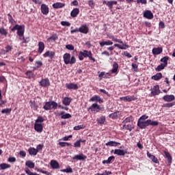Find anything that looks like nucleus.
I'll use <instances>...</instances> for the list:
<instances>
[{"instance_id":"nucleus-33","label":"nucleus","mask_w":175,"mask_h":175,"mask_svg":"<svg viewBox=\"0 0 175 175\" xmlns=\"http://www.w3.org/2000/svg\"><path fill=\"white\" fill-rule=\"evenodd\" d=\"M120 116V111H116L111 114L109 115V118H111V120H117L118 118V116Z\"/></svg>"},{"instance_id":"nucleus-40","label":"nucleus","mask_w":175,"mask_h":175,"mask_svg":"<svg viewBox=\"0 0 175 175\" xmlns=\"http://www.w3.org/2000/svg\"><path fill=\"white\" fill-rule=\"evenodd\" d=\"M111 73H117L118 72V64L116 62H113V68L111 70Z\"/></svg>"},{"instance_id":"nucleus-2","label":"nucleus","mask_w":175,"mask_h":175,"mask_svg":"<svg viewBox=\"0 0 175 175\" xmlns=\"http://www.w3.org/2000/svg\"><path fill=\"white\" fill-rule=\"evenodd\" d=\"M11 31L12 32H14L15 31H17L16 33L18 36L20 37V40H21V38L24 36V32H25V26L24 25H15L14 27H13L11 29Z\"/></svg>"},{"instance_id":"nucleus-10","label":"nucleus","mask_w":175,"mask_h":175,"mask_svg":"<svg viewBox=\"0 0 175 175\" xmlns=\"http://www.w3.org/2000/svg\"><path fill=\"white\" fill-rule=\"evenodd\" d=\"M72 159L74 161H85V159H87V156L84 155L83 153H81L80 154L75 155L72 157Z\"/></svg>"},{"instance_id":"nucleus-25","label":"nucleus","mask_w":175,"mask_h":175,"mask_svg":"<svg viewBox=\"0 0 175 175\" xmlns=\"http://www.w3.org/2000/svg\"><path fill=\"white\" fill-rule=\"evenodd\" d=\"M59 116H61L62 120H68L69 118H72V115H70V113H65V111L60 112Z\"/></svg>"},{"instance_id":"nucleus-41","label":"nucleus","mask_w":175,"mask_h":175,"mask_svg":"<svg viewBox=\"0 0 175 175\" xmlns=\"http://www.w3.org/2000/svg\"><path fill=\"white\" fill-rule=\"evenodd\" d=\"M113 5H117V1H109L107 3V6L109 8V10L113 9Z\"/></svg>"},{"instance_id":"nucleus-64","label":"nucleus","mask_w":175,"mask_h":175,"mask_svg":"<svg viewBox=\"0 0 175 175\" xmlns=\"http://www.w3.org/2000/svg\"><path fill=\"white\" fill-rule=\"evenodd\" d=\"M36 150L38 151V152L39 151H42V150H43V144L38 145Z\"/></svg>"},{"instance_id":"nucleus-21","label":"nucleus","mask_w":175,"mask_h":175,"mask_svg":"<svg viewBox=\"0 0 175 175\" xmlns=\"http://www.w3.org/2000/svg\"><path fill=\"white\" fill-rule=\"evenodd\" d=\"M163 100H165V102H173V100H175V96L173 94L171 95H165L163 97Z\"/></svg>"},{"instance_id":"nucleus-8","label":"nucleus","mask_w":175,"mask_h":175,"mask_svg":"<svg viewBox=\"0 0 175 175\" xmlns=\"http://www.w3.org/2000/svg\"><path fill=\"white\" fill-rule=\"evenodd\" d=\"M79 32H81V33H84L85 35H87V33L90 32V28L88 27V26H87L86 24H83L79 28Z\"/></svg>"},{"instance_id":"nucleus-45","label":"nucleus","mask_w":175,"mask_h":175,"mask_svg":"<svg viewBox=\"0 0 175 175\" xmlns=\"http://www.w3.org/2000/svg\"><path fill=\"white\" fill-rule=\"evenodd\" d=\"M36 64L38 66L36 67H33L34 70H36V69H39V68H42V66H43V62L42 61H37L36 62Z\"/></svg>"},{"instance_id":"nucleus-9","label":"nucleus","mask_w":175,"mask_h":175,"mask_svg":"<svg viewBox=\"0 0 175 175\" xmlns=\"http://www.w3.org/2000/svg\"><path fill=\"white\" fill-rule=\"evenodd\" d=\"M160 92L161 90L159 89V85H156L151 88V94L153 95V96L159 95Z\"/></svg>"},{"instance_id":"nucleus-18","label":"nucleus","mask_w":175,"mask_h":175,"mask_svg":"<svg viewBox=\"0 0 175 175\" xmlns=\"http://www.w3.org/2000/svg\"><path fill=\"white\" fill-rule=\"evenodd\" d=\"M43 57L44 58H47L49 57L51 59H53L54 57H55V52L51 51H47L45 53H44Z\"/></svg>"},{"instance_id":"nucleus-13","label":"nucleus","mask_w":175,"mask_h":175,"mask_svg":"<svg viewBox=\"0 0 175 175\" xmlns=\"http://www.w3.org/2000/svg\"><path fill=\"white\" fill-rule=\"evenodd\" d=\"M144 17L148 18V20H152L154 18V14H152L151 10H147L144 12Z\"/></svg>"},{"instance_id":"nucleus-56","label":"nucleus","mask_w":175,"mask_h":175,"mask_svg":"<svg viewBox=\"0 0 175 175\" xmlns=\"http://www.w3.org/2000/svg\"><path fill=\"white\" fill-rule=\"evenodd\" d=\"M88 5L92 9H94L95 8V2H94V0H90L88 1Z\"/></svg>"},{"instance_id":"nucleus-29","label":"nucleus","mask_w":175,"mask_h":175,"mask_svg":"<svg viewBox=\"0 0 175 175\" xmlns=\"http://www.w3.org/2000/svg\"><path fill=\"white\" fill-rule=\"evenodd\" d=\"M147 124H146V127L148 126L149 125H151L152 126H158L159 125V122L158 121H152L150 119L147 120Z\"/></svg>"},{"instance_id":"nucleus-26","label":"nucleus","mask_w":175,"mask_h":175,"mask_svg":"<svg viewBox=\"0 0 175 175\" xmlns=\"http://www.w3.org/2000/svg\"><path fill=\"white\" fill-rule=\"evenodd\" d=\"M162 51H163V49H162V47H158V48H153L152 53L153 55H159V54H161Z\"/></svg>"},{"instance_id":"nucleus-59","label":"nucleus","mask_w":175,"mask_h":175,"mask_svg":"<svg viewBox=\"0 0 175 175\" xmlns=\"http://www.w3.org/2000/svg\"><path fill=\"white\" fill-rule=\"evenodd\" d=\"M83 128H84V125L83 124L75 126L74 127V131H80V129H83Z\"/></svg>"},{"instance_id":"nucleus-38","label":"nucleus","mask_w":175,"mask_h":175,"mask_svg":"<svg viewBox=\"0 0 175 175\" xmlns=\"http://www.w3.org/2000/svg\"><path fill=\"white\" fill-rule=\"evenodd\" d=\"M162 73L158 72L155 75L152 77V80H155V81H158V80H161L162 79Z\"/></svg>"},{"instance_id":"nucleus-42","label":"nucleus","mask_w":175,"mask_h":175,"mask_svg":"<svg viewBox=\"0 0 175 175\" xmlns=\"http://www.w3.org/2000/svg\"><path fill=\"white\" fill-rule=\"evenodd\" d=\"M164 154L165 156L166 157V158L167 159V161H168V163H172V156L170 155V153L166 150H165L164 152Z\"/></svg>"},{"instance_id":"nucleus-12","label":"nucleus","mask_w":175,"mask_h":175,"mask_svg":"<svg viewBox=\"0 0 175 175\" xmlns=\"http://www.w3.org/2000/svg\"><path fill=\"white\" fill-rule=\"evenodd\" d=\"M90 102H97L100 104L103 103V98L98 95H94L90 99Z\"/></svg>"},{"instance_id":"nucleus-1","label":"nucleus","mask_w":175,"mask_h":175,"mask_svg":"<svg viewBox=\"0 0 175 175\" xmlns=\"http://www.w3.org/2000/svg\"><path fill=\"white\" fill-rule=\"evenodd\" d=\"M108 38L109 39H111V40H113V42H116L117 43H120V44H115L114 46L115 47H118V49H120V50H126V49H129V47H131L129 45L126 44H124V42L120 39H118L114 37V36L113 35H107Z\"/></svg>"},{"instance_id":"nucleus-54","label":"nucleus","mask_w":175,"mask_h":175,"mask_svg":"<svg viewBox=\"0 0 175 175\" xmlns=\"http://www.w3.org/2000/svg\"><path fill=\"white\" fill-rule=\"evenodd\" d=\"M74 147H75L76 148H80L81 147V139L77 141L74 144Z\"/></svg>"},{"instance_id":"nucleus-20","label":"nucleus","mask_w":175,"mask_h":175,"mask_svg":"<svg viewBox=\"0 0 175 175\" xmlns=\"http://www.w3.org/2000/svg\"><path fill=\"white\" fill-rule=\"evenodd\" d=\"M147 157L151 159L152 162L154 163H159V161H158V158L155 157L154 154H151L150 152H147Z\"/></svg>"},{"instance_id":"nucleus-53","label":"nucleus","mask_w":175,"mask_h":175,"mask_svg":"<svg viewBox=\"0 0 175 175\" xmlns=\"http://www.w3.org/2000/svg\"><path fill=\"white\" fill-rule=\"evenodd\" d=\"M47 40H48V41L53 40V42H55V40H58V36H57L56 34L53 35L52 36L49 37V38L47 39Z\"/></svg>"},{"instance_id":"nucleus-22","label":"nucleus","mask_w":175,"mask_h":175,"mask_svg":"<svg viewBox=\"0 0 175 175\" xmlns=\"http://www.w3.org/2000/svg\"><path fill=\"white\" fill-rule=\"evenodd\" d=\"M105 146L109 147H118V146H121V143L117 142L116 141H110L106 143Z\"/></svg>"},{"instance_id":"nucleus-51","label":"nucleus","mask_w":175,"mask_h":175,"mask_svg":"<svg viewBox=\"0 0 175 175\" xmlns=\"http://www.w3.org/2000/svg\"><path fill=\"white\" fill-rule=\"evenodd\" d=\"M25 173L27 174V175H40L39 174H37L36 172H31L30 170H29V168H25Z\"/></svg>"},{"instance_id":"nucleus-37","label":"nucleus","mask_w":175,"mask_h":175,"mask_svg":"<svg viewBox=\"0 0 175 175\" xmlns=\"http://www.w3.org/2000/svg\"><path fill=\"white\" fill-rule=\"evenodd\" d=\"M113 42L111 40L103 41L100 42V47H104V46H111Z\"/></svg>"},{"instance_id":"nucleus-50","label":"nucleus","mask_w":175,"mask_h":175,"mask_svg":"<svg viewBox=\"0 0 175 175\" xmlns=\"http://www.w3.org/2000/svg\"><path fill=\"white\" fill-rule=\"evenodd\" d=\"M166 68V66H164V64H161L156 68L157 72H161V70H163V69H165Z\"/></svg>"},{"instance_id":"nucleus-11","label":"nucleus","mask_w":175,"mask_h":175,"mask_svg":"<svg viewBox=\"0 0 175 175\" xmlns=\"http://www.w3.org/2000/svg\"><path fill=\"white\" fill-rule=\"evenodd\" d=\"M120 100H124L126 102H132V100H137V98L135 97V96H126L120 97Z\"/></svg>"},{"instance_id":"nucleus-30","label":"nucleus","mask_w":175,"mask_h":175,"mask_svg":"<svg viewBox=\"0 0 175 175\" xmlns=\"http://www.w3.org/2000/svg\"><path fill=\"white\" fill-rule=\"evenodd\" d=\"M79 13H80V10L79 8H74L70 12V16L75 18V17L79 16Z\"/></svg>"},{"instance_id":"nucleus-63","label":"nucleus","mask_w":175,"mask_h":175,"mask_svg":"<svg viewBox=\"0 0 175 175\" xmlns=\"http://www.w3.org/2000/svg\"><path fill=\"white\" fill-rule=\"evenodd\" d=\"M66 49H67L68 50L73 51V50H75V46H73L72 44H67L66 46Z\"/></svg>"},{"instance_id":"nucleus-62","label":"nucleus","mask_w":175,"mask_h":175,"mask_svg":"<svg viewBox=\"0 0 175 175\" xmlns=\"http://www.w3.org/2000/svg\"><path fill=\"white\" fill-rule=\"evenodd\" d=\"M19 155L22 158H25L27 157V152H25V151H24V150H21L19 152Z\"/></svg>"},{"instance_id":"nucleus-34","label":"nucleus","mask_w":175,"mask_h":175,"mask_svg":"<svg viewBox=\"0 0 175 175\" xmlns=\"http://www.w3.org/2000/svg\"><path fill=\"white\" fill-rule=\"evenodd\" d=\"M25 76H26V79H35L36 75L33 74V72H32L31 70H27L25 73Z\"/></svg>"},{"instance_id":"nucleus-49","label":"nucleus","mask_w":175,"mask_h":175,"mask_svg":"<svg viewBox=\"0 0 175 175\" xmlns=\"http://www.w3.org/2000/svg\"><path fill=\"white\" fill-rule=\"evenodd\" d=\"M8 21L10 24H16V21L13 18V16H12V14H8Z\"/></svg>"},{"instance_id":"nucleus-57","label":"nucleus","mask_w":175,"mask_h":175,"mask_svg":"<svg viewBox=\"0 0 175 175\" xmlns=\"http://www.w3.org/2000/svg\"><path fill=\"white\" fill-rule=\"evenodd\" d=\"M61 25H62L63 27H70V23H69L68 21H62Z\"/></svg>"},{"instance_id":"nucleus-46","label":"nucleus","mask_w":175,"mask_h":175,"mask_svg":"<svg viewBox=\"0 0 175 175\" xmlns=\"http://www.w3.org/2000/svg\"><path fill=\"white\" fill-rule=\"evenodd\" d=\"M2 114H10L12 113V108H6L1 110Z\"/></svg>"},{"instance_id":"nucleus-47","label":"nucleus","mask_w":175,"mask_h":175,"mask_svg":"<svg viewBox=\"0 0 175 175\" xmlns=\"http://www.w3.org/2000/svg\"><path fill=\"white\" fill-rule=\"evenodd\" d=\"M29 105L31 109H38V105H36V101L35 100H30Z\"/></svg>"},{"instance_id":"nucleus-60","label":"nucleus","mask_w":175,"mask_h":175,"mask_svg":"<svg viewBox=\"0 0 175 175\" xmlns=\"http://www.w3.org/2000/svg\"><path fill=\"white\" fill-rule=\"evenodd\" d=\"M175 106V102L164 104V107H173Z\"/></svg>"},{"instance_id":"nucleus-36","label":"nucleus","mask_w":175,"mask_h":175,"mask_svg":"<svg viewBox=\"0 0 175 175\" xmlns=\"http://www.w3.org/2000/svg\"><path fill=\"white\" fill-rule=\"evenodd\" d=\"M25 165L27 166L29 169H35V163L31 160H28L25 163Z\"/></svg>"},{"instance_id":"nucleus-61","label":"nucleus","mask_w":175,"mask_h":175,"mask_svg":"<svg viewBox=\"0 0 175 175\" xmlns=\"http://www.w3.org/2000/svg\"><path fill=\"white\" fill-rule=\"evenodd\" d=\"M132 68H133V69H134V72H139V68H138L137 64L133 63Z\"/></svg>"},{"instance_id":"nucleus-43","label":"nucleus","mask_w":175,"mask_h":175,"mask_svg":"<svg viewBox=\"0 0 175 175\" xmlns=\"http://www.w3.org/2000/svg\"><path fill=\"white\" fill-rule=\"evenodd\" d=\"M10 167H11V165L8 163H3L0 164V170H5V169H9Z\"/></svg>"},{"instance_id":"nucleus-55","label":"nucleus","mask_w":175,"mask_h":175,"mask_svg":"<svg viewBox=\"0 0 175 175\" xmlns=\"http://www.w3.org/2000/svg\"><path fill=\"white\" fill-rule=\"evenodd\" d=\"M123 127L125 128V129H126V131H129V132H131L132 131V129H133V127L131 124H127V125L124 124Z\"/></svg>"},{"instance_id":"nucleus-35","label":"nucleus","mask_w":175,"mask_h":175,"mask_svg":"<svg viewBox=\"0 0 175 175\" xmlns=\"http://www.w3.org/2000/svg\"><path fill=\"white\" fill-rule=\"evenodd\" d=\"M135 119L133 118V116L131 115L130 116L126 118L122 122V124H128V122H133Z\"/></svg>"},{"instance_id":"nucleus-16","label":"nucleus","mask_w":175,"mask_h":175,"mask_svg":"<svg viewBox=\"0 0 175 175\" xmlns=\"http://www.w3.org/2000/svg\"><path fill=\"white\" fill-rule=\"evenodd\" d=\"M34 129L36 132H38V133H42V132H43V124H42V123H35Z\"/></svg>"},{"instance_id":"nucleus-17","label":"nucleus","mask_w":175,"mask_h":175,"mask_svg":"<svg viewBox=\"0 0 175 175\" xmlns=\"http://www.w3.org/2000/svg\"><path fill=\"white\" fill-rule=\"evenodd\" d=\"M72 100H73V98L70 97H64L62 99V103L64 105V106H70V103H72Z\"/></svg>"},{"instance_id":"nucleus-48","label":"nucleus","mask_w":175,"mask_h":175,"mask_svg":"<svg viewBox=\"0 0 175 175\" xmlns=\"http://www.w3.org/2000/svg\"><path fill=\"white\" fill-rule=\"evenodd\" d=\"M44 122V118L42 116H38L35 122V124H42Z\"/></svg>"},{"instance_id":"nucleus-27","label":"nucleus","mask_w":175,"mask_h":175,"mask_svg":"<svg viewBox=\"0 0 175 175\" xmlns=\"http://www.w3.org/2000/svg\"><path fill=\"white\" fill-rule=\"evenodd\" d=\"M44 51V42L40 41V42H38V53L39 54H42Z\"/></svg>"},{"instance_id":"nucleus-4","label":"nucleus","mask_w":175,"mask_h":175,"mask_svg":"<svg viewBox=\"0 0 175 175\" xmlns=\"http://www.w3.org/2000/svg\"><path fill=\"white\" fill-rule=\"evenodd\" d=\"M63 59L66 65H69V64L70 65H73L74 64H76V57H70V54L68 53H66L63 55Z\"/></svg>"},{"instance_id":"nucleus-19","label":"nucleus","mask_w":175,"mask_h":175,"mask_svg":"<svg viewBox=\"0 0 175 175\" xmlns=\"http://www.w3.org/2000/svg\"><path fill=\"white\" fill-rule=\"evenodd\" d=\"M49 6L46 4H42L41 13H42V14H44L45 16H47V14H49Z\"/></svg>"},{"instance_id":"nucleus-24","label":"nucleus","mask_w":175,"mask_h":175,"mask_svg":"<svg viewBox=\"0 0 175 175\" xmlns=\"http://www.w3.org/2000/svg\"><path fill=\"white\" fill-rule=\"evenodd\" d=\"M66 4L64 3L57 2L53 4V9H62L65 8Z\"/></svg>"},{"instance_id":"nucleus-32","label":"nucleus","mask_w":175,"mask_h":175,"mask_svg":"<svg viewBox=\"0 0 175 175\" xmlns=\"http://www.w3.org/2000/svg\"><path fill=\"white\" fill-rule=\"evenodd\" d=\"M51 166L52 169H59V163L55 160L51 161Z\"/></svg>"},{"instance_id":"nucleus-44","label":"nucleus","mask_w":175,"mask_h":175,"mask_svg":"<svg viewBox=\"0 0 175 175\" xmlns=\"http://www.w3.org/2000/svg\"><path fill=\"white\" fill-rule=\"evenodd\" d=\"M60 172H63L64 173H72L73 172V169H72L70 166H68L66 169L61 170Z\"/></svg>"},{"instance_id":"nucleus-5","label":"nucleus","mask_w":175,"mask_h":175,"mask_svg":"<svg viewBox=\"0 0 175 175\" xmlns=\"http://www.w3.org/2000/svg\"><path fill=\"white\" fill-rule=\"evenodd\" d=\"M58 107V104L55 103V101H49L45 103L43 109L44 110H51L53 109V110H57V108Z\"/></svg>"},{"instance_id":"nucleus-3","label":"nucleus","mask_w":175,"mask_h":175,"mask_svg":"<svg viewBox=\"0 0 175 175\" xmlns=\"http://www.w3.org/2000/svg\"><path fill=\"white\" fill-rule=\"evenodd\" d=\"M148 118V116L143 115L142 116L137 120V126L140 129H146L147 128V120Z\"/></svg>"},{"instance_id":"nucleus-23","label":"nucleus","mask_w":175,"mask_h":175,"mask_svg":"<svg viewBox=\"0 0 175 175\" xmlns=\"http://www.w3.org/2000/svg\"><path fill=\"white\" fill-rule=\"evenodd\" d=\"M126 153V151L121 149H116L113 152L115 155H118L119 157H124Z\"/></svg>"},{"instance_id":"nucleus-58","label":"nucleus","mask_w":175,"mask_h":175,"mask_svg":"<svg viewBox=\"0 0 175 175\" xmlns=\"http://www.w3.org/2000/svg\"><path fill=\"white\" fill-rule=\"evenodd\" d=\"M100 92L105 94V95H107V96H109V98H110V96H111V95L109 93V92H107L104 89H100Z\"/></svg>"},{"instance_id":"nucleus-28","label":"nucleus","mask_w":175,"mask_h":175,"mask_svg":"<svg viewBox=\"0 0 175 175\" xmlns=\"http://www.w3.org/2000/svg\"><path fill=\"white\" fill-rule=\"evenodd\" d=\"M96 122L99 125H105V122H106V116H100L96 119Z\"/></svg>"},{"instance_id":"nucleus-52","label":"nucleus","mask_w":175,"mask_h":175,"mask_svg":"<svg viewBox=\"0 0 175 175\" xmlns=\"http://www.w3.org/2000/svg\"><path fill=\"white\" fill-rule=\"evenodd\" d=\"M0 33L1 35H3V36H8V31L3 27L0 28Z\"/></svg>"},{"instance_id":"nucleus-7","label":"nucleus","mask_w":175,"mask_h":175,"mask_svg":"<svg viewBox=\"0 0 175 175\" xmlns=\"http://www.w3.org/2000/svg\"><path fill=\"white\" fill-rule=\"evenodd\" d=\"M79 54L80 55H83L84 58L89 57V59L92 61V62H95V61H96L95 57H92V52H91V51L83 50V51H80Z\"/></svg>"},{"instance_id":"nucleus-31","label":"nucleus","mask_w":175,"mask_h":175,"mask_svg":"<svg viewBox=\"0 0 175 175\" xmlns=\"http://www.w3.org/2000/svg\"><path fill=\"white\" fill-rule=\"evenodd\" d=\"M28 152L29 154V155H33L34 157L38 155V150H36V148H33V147H30L28 149Z\"/></svg>"},{"instance_id":"nucleus-15","label":"nucleus","mask_w":175,"mask_h":175,"mask_svg":"<svg viewBox=\"0 0 175 175\" xmlns=\"http://www.w3.org/2000/svg\"><path fill=\"white\" fill-rule=\"evenodd\" d=\"M66 87L67 90H79V85L74 83H66Z\"/></svg>"},{"instance_id":"nucleus-39","label":"nucleus","mask_w":175,"mask_h":175,"mask_svg":"<svg viewBox=\"0 0 175 175\" xmlns=\"http://www.w3.org/2000/svg\"><path fill=\"white\" fill-rule=\"evenodd\" d=\"M170 59V57L169 56H165L163 58L161 59V64L165 66H167V61Z\"/></svg>"},{"instance_id":"nucleus-6","label":"nucleus","mask_w":175,"mask_h":175,"mask_svg":"<svg viewBox=\"0 0 175 175\" xmlns=\"http://www.w3.org/2000/svg\"><path fill=\"white\" fill-rule=\"evenodd\" d=\"M89 110H91L94 113H99V111H105V107H102L98 105V103H94L89 107Z\"/></svg>"},{"instance_id":"nucleus-14","label":"nucleus","mask_w":175,"mask_h":175,"mask_svg":"<svg viewBox=\"0 0 175 175\" xmlns=\"http://www.w3.org/2000/svg\"><path fill=\"white\" fill-rule=\"evenodd\" d=\"M40 85H41V87H50V80L49 79V78H46V79H42L40 81Z\"/></svg>"}]
</instances>
